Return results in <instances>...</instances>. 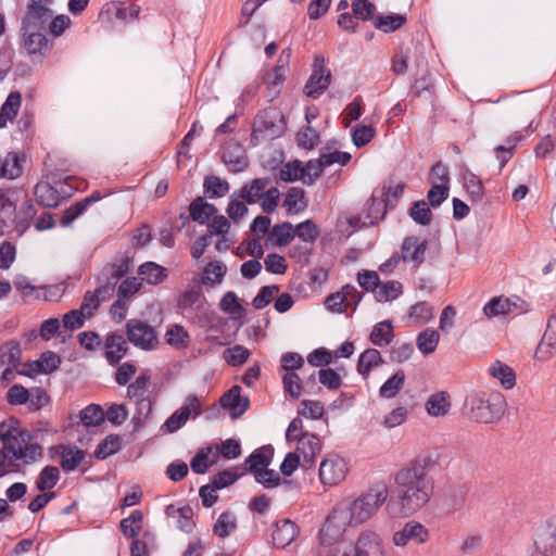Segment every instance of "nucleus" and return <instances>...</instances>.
<instances>
[{"label": "nucleus", "instance_id": "obj_1", "mask_svg": "<svg viewBox=\"0 0 556 556\" xmlns=\"http://www.w3.org/2000/svg\"><path fill=\"white\" fill-rule=\"evenodd\" d=\"M387 498L388 491L382 488L365 492L353 500L338 502L319 530V542L334 545L342 541L349 528H357L374 518Z\"/></svg>", "mask_w": 556, "mask_h": 556}, {"label": "nucleus", "instance_id": "obj_2", "mask_svg": "<svg viewBox=\"0 0 556 556\" xmlns=\"http://www.w3.org/2000/svg\"><path fill=\"white\" fill-rule=\"evenodd\" d=\"M394 481L399 493L396 498H391L387 503L386 507L392 519L413 516L429 503L433 494V480L419 462H413L399 470Z\"/></svg>", "mask_w": 556, "mask_h": 556}, {"label": "nucleus", "instance_id": "obj_3", "mask_svg": "<svg viewBox=\"0 0 556 556\" xmlns=\"http://www.w3.org/2000/svg\"><path fill=\"white\" fill-rule=\"evenodd\" d=\"M43 457V448L33 439L15 442L7 448H0V470L3 473L18 471L21 466L31 465Z\"/></svg>", "mask_w": 556, "mask_h": 556}, {"label": "nucleus", "instance_id": "obj_4", "mask_svg": "<svg viewBox=\"0 0 556 556\" xmlns=\"http://www.w3.org/2000/svg\"><path fill=\"white\" fill-rule=\"evenodd\" d=\"M466 406L472 419L490 424L498 420L504 414L505 399L498 392H473L467 396Z\"/></svg>", "mask_w": 556, "mask_h": 556}, {"label": "nucleus", "instance_id": "obj_5", "mask_svg": "<svg viewBox=\"0 0 556 556\" xmlns=\"http://www.w3.org/2000/svg\"><path fill=\"white\" fill-rule=\"evenodd\" d=\"M239 192L248 204L258 203L267 214L277 208L280 199L278 188L271 186V180L267 177L255 178L244 184Z\"/></svg>", "mask_w": 556, "mask_h": 556}, {"label": "nucleus", "instance_id": "obj_6", "mask_svg": "<svg viewBox=\"0 0 556 556\" xmlns=\"http://www.w3.org/2000/svg\"><path fill=\"white\" fill-rule=\"evenodd\" d=\"M283 132L282 115L276 109L261 111L254 119L252 140H268Z\"/></svg>", "mask_w": 556, "mask_h": 556}, {"label": "nucleus", "instance_id": "obj_7", "mask_svg": "<svg viewBox=\"0 0 556 556\" xmlns=\"http://www.w3.org/2000/svg\"><path fill=\"white\" fill-rule=\"evenodd\" d=\"M349 472L348 463L337 454H328L320 462L318 477L320 483L326 488L341 484Z\"/></svg>", "mask_w": 556, "mask_h": 556}, {"label": "nucleus", "instance_id": "obj_8", "mask_svg": "<svg viewBox=\"0 0 556 556\" xmlns=\"http://www.w3.org/2000/svg\"><path fill=\"white\" fill-rule=\"evenodd\" d=\"M330 83L331 72L326 67L325 58L316 55L312 74L304 86L303 92L309 98L317 99L328 89Z\"/></svg>", "mask_w": 556, "mask_h": 556}, {"label": "nucleus", "instance_id": "obj_9", "mask_svg": "<svg viewBox=\"0 0 556 556\" xmlns=\"http://www.w3.org/2000/svg\"><path fill=\"white\" fill-rule=\"evenodd\" d=\"M430 540L429 529L416 520L407 521L403 528L392 534V543L394 546L404 548L409 543L424 545Z\"/></svg>", "mask_w": 556, "mask_h": 556}, {"label": "nucleus", "instance_id": "obj_10", "mask_svg": "<svg viewBox=\"0 0 556 556\" xmlns=\"http://www.w3.org/2000/svg\"><path fill=\"white\" fill-rule=\"evenodd\" d=\"M363 299L362 293L352 285H345L340 291L327 296L325 304L332 313L342 314L352 308L354 312Z\"/></svg>", "mask_w": 556, "mask_h": 556}, {"label": "nucleus", "instance_id": "obj_11", "mask_svg": "<svg viewBox=\"0 0 556 556\" xmlns=\"http://www.w3.org/2000/svg\"><path fill=\"white\" fill-rule=\"evenodd\" d=\"M126 330L128 340L142 350H153L159 343L155 330L144 321L130 319Z\"/></svg>", "mask_w": 556, "mask_h": 556}, {"label": "nucleus", "instance_id": "obj_12", "mask_svg": "<svg viewBox=\"0 0 556 556\" xmlns=\"http://www.w3.org/2000/svg\"><path fill=\"white\" fill-rule=\"evenodd\" d=\"M53 12L42 0H30L27 11L22 21V27L26 30H40L47 28Z\"/></svg>", "mask_w": 556, "mask_h": 556}, {"label": "nucleus", "instance_id": "obj_13", "mask_svg": "<svg viewBox=\"0 0 556 556\" xmlns=\"http://www.w3.org/2000/svg\"><path fill=\"white\" fill-rule=\"evenodd\" d=\"M351 554L352 556H386L382 538L374 530L361 531Z\"/></svg>", "mask_w": 556, "mask_h": 556}, {"label": "nucleus", "instance_id": "obj_14", "mask_svg": "<svg viewBox=\"0 0 556 556\" xmlns=\"http://www.w3.org/2000/svg\"><path fill=\"white\" fill-rule=\"evenodd\" d=\"M200 413L201 407L199 399L194 395H189L186 399L185 404L167 418L164 427L168 432L173 433L180 429L188 421L191 414L198 416Z\"/></svg>", "mask_w": 556, "mask_h": 556}, {"label": "nucleus", "instance_id": "obj_15", "mask_svg": "<svg viewBox=\"0 0 556 556\" xmlns=\"http://www.w3.org/2000/svg\"><path fill=\"white\" fill-rule=\"evenodd\" d=\"M28 439H33V434L29 430L23 428L21 422L16 418H9L0 424V441L3 447H9L10 444L15 442H26Z\"/></svg>", "mask_w": 556, "mask_h": 556}, {"label": "nucleus", "instance_id": "obj_16", "mask_svg": "<svg viewBox=\"0 0 556 556\" xmlns=\"http://www.w3.org/2000/svg\"><path fill=\"white\" fill-rule=\"evenodd\" d=\"M534 544L536 549L543 554H551L556 551V515L539 527Z\"/></svg>", "mask_w": 556, "mask_h": 556}, {"label": "nucleus", "instance_id": "obj_17", "mask_svg": "<svg viewBox=\"0 0 556 556\" xmlns=\"http://www.w3.org/2000/svg\"><path fill=\"white\" fill-rule=\"evenodd\" d=\"M556 352V309L549 316L546 330L539 343L534 356L539 361H547Z\"/></svg>", "mask_w": 556, "mask_h": 556}, {"label": "nucleus", "instance_id": "obj_18", "mask_svg": "<svg viewBox=\"0 0 556 556\" xmlns=\"http://www.w3.org/2000/svg\"><path fill=\"white\" fill-rule=\"evenodd\" d=\"M427 251L426 240H420L417 237H407L404 239L401 248L403 262H412L416 267H419L425 262Z\"/></svg>", "mask_w": 556, "mask_h": 556}, {"label": "nucleus", "instance_id": "obj_19", "mask_svg": "<svg viewBox=\"0 0 556 556\" xmlns=\"http://www.w3.org/2000/svg\"><path fill=\"white\" fill-rule=\"evenodd\" d=\"M296 443L295 453L303 458V463L309 467L315 463L316 456L321 451V442L316 434H303L302 438L294 441Z\"/></svg>", "mask_w": 556, "mask_h": 556}, {"label": "nucleus", "instance_id": "obj_20", "mask_svg": "<svg viewBox=\"0 0 556 556\" xmlns=\"http://www.w3.org/2000/svg\"><path fill=\"white\" fill-rule=\"evenodd\" d=\"M220 404L229 410L231 418L236 419L247 412L249 400L241 396V388L239 386H233L220 397Z\"/></svg>", "mask_w": 556, "mask_h": 556}, {"label": "nucleus", "instance_id": "obj_21", "mask_svg": "<svg viewBox=\"0 0 556 556\" xmlns=\"http://www.w3.org/2000/svg\"><path fill=\"white\" fill-rule=\"evenodd\" d=\"M519 306L505 296L492 298L482 308L484 316L488 318L505 317L516 314Z\"/></svg>", "mask_w": 556, "mask_h": 556}, {"label": "nucleus", "instance_id": "obj_22", "mask_svg": "<svg viewBox=\"0 0 556 556\" xmlns=\"http://www.w3.org/2000/svg\"><path fill=\"white\" fill-rule=\"evenodd\" d=\"M298 535V527L296 525L289 520H280L276 522L275 529L273 531V544L277 548H285L289 546Z\"/></svg>", "mask_w": 556, "mask_h": 556}, {"label": "nucleus", "instance_id": "obj_23", "mask_svg": "<svg viewBox=\"0 0 556 556\" xmlns=\"http://www.w3.org/2000/svg\"><path fill=\"white\" fill-rule=\"evenodd\" d=\"M128 351L124 337L119 333H110L104 342V356L111 365L118 364Z\"/></svg>", "mask_w": 556, "mask_h": 556}, {"label": "nucleus", "instance_id": "obj_24", "mask_svg": "<svg viewBox=\"0 0 556 556\" xmlns=\"http://www.w3.org/2000/svg\"><path fill=\"white\" fill-rule=\"evenodd\" d=\"M139 12L140 9L136 4L111 2L104 7L103 11L101 12V16H106L109 20L116 18L123 22H128L138 17Z\"/></svg>", "mask_w": 556, "mask_h": 556}, {"label": "nucleus", "instance_id": "obj_25", "mask_svg": "<svg viewBox=\"0 0 556 556\" xmlns=\"http://www.w3.org/2000/svg\"><path fill=\"white\" fill-rule=\"evenodd\" d=\"M60 456V465L66 472L75 470L84 460L85 452L77 446L60 444L56 446Z\"/></svg>", "mask_w": 556, "mask_h": 556}, {"label": "nucleus", "instance_id": "obj_26", "mask_svg": "<svg viewBox=\"0 0 556 556\" xmlns=\"http://www.w3.org/2000/svg\"><path fill=\"white\" fill-rule=\"evenodd\" d=\"M149 382H150V376L146 372H142L127 388L128 397L136 399L137 405L139 406V408L147 409L148 413L151 412L152 405H151V402L148 399H146L143 395L147 391Z\"/></svg>", "mask_w": 556, "mask_h": 556}, {"label": "nucleus", "instance_id": "obj_27", "mask_svg": "<svg viewBox=\"0 0 556 556\" xmlns=\"http://www.w3.org/2000/svg\"><path fill=\"white\" fill-rule=\"evenodd\" d=\"M223 160L233 173L242 172L249 165L248 157L245 156L242 147L238 143H231L225 148Z\"/></svg>", "mask_w": 556, "mask_h": 556}, {"label": "nucleus", "instance_id": "obj_28", "mask_svg": "<svg viewBox=\"0 0 556 556\" xmlns=\"http://www.w3.org/2000/svg\"><path fill=\"white\" fill-rule=\"evenodd\" d=\"M451 407V396L445 391H439L431 394L426 402V410L432 417L447 415Z\"/></svg>", "mask_w": 556, "mask_h": 556}, {"label": "nucleus", "instance_id": "obj_29", "mask_svg": "<svg viewBox=\"0 0 556 556\" xmlns=\"http://www.w3.org/2000/svg\"><path fill=\"white\" fill-rule=\"evenodd\" d=\"M23 49L28 54L42 53L48 48V39L40 30H26L21 28Z\"/></svg>", "mask_w": 556, "mask_h": 556}, {"label": "nucleus", "instance_id": "obj_30", "mask_svg": "<svg viewBox=\"0 0 556 556\" xmlns=\"http://www.w3.org/2000/svg\"><path fill=\"white\" fill-rule=\"evenodd\" d=\"M488 372L492 378L498 380L501 386L506 390H510L516 386V374L514 369L498 359L490 365Z\"/></svg>", "mask_w": 556, "mask_h": 556}, {"label": "nucleus", "instance_id": "obj_31", "mask_svg": "<svg viewBox=\"0 0 556 556\" xmlns=\"http://www.w3.org/2000/svg\"><path fill=\"white\" fill-rule=\"evenodd\" d=\"M112 291V288L109 286L100 287L96 289L93 292H86L83 303L79 307L81 313L88 318L93 315V313L100 306L101 301L104 300L105 295H109Z\"/></svg>", "mask_w": 556, "mask_h": 556}, {"label": "nucleus", "instance_id": "obj_32", "mask_svg": "<svg viewBox=\"0 0 556 556\" xmlns=\"http://www.w3.org/2000/svg\"><path fill=\"white\" fill-rule=\"evenodd\" d=\"M307 205L308 200L306 199L305 191L302 188H289L283 200V206L287 208L289 215L303 212Z\"/></svg>", "mask_w": 556, "mask_h": 556}, {"label": "nucleus", "instance_id": "obj_33", "mask_svg": "<svg viewBox=\"0 0 556 556\" xmlns=\"http://www.w3.org/2000/svg\"><path fill=\"white\" fill-rule=\"evenodd\" d=\"M274 450L271 447H262L252 453L245 460L249 472L253 476L258 471L266 469L273 460Z\"/></svg>", "mask_w": 556, "mask_h": 556}, {"label": "nucleus", "instance_id": "obj_34", "mask_svg": "<svg viewBox=\"0 0 556 556\" xmlns=\"http://www.w3.org/2000/svg\"><path fill=\"white\" fill-rule=\"evenodd\" d=\"M218 459V450L207 446L201 448L190 462V467L195 473H205Z\"/></svg>", "mask_w": 556, "mask_h": 556}, {"label": "nucleus", "instance_id": "obj_35", "mask_svg": "<svg viewBox=\"0 0 556 556\" xmlns=\"http://www.w3.org/2000/svg\"><path fill=\"white\" fill-rule=\"evenodd\" d=\"M22 174L20 157L14 152L0 153V178L13 180Z\"/></svg>", "mask_w": 556, "mask_h": 556}, {"label": "nucleus", "instance_id": "obj_36", "mask_svg": "<svg viewBox=\"0 0 556 556\" xmlns=\"http://www.w3.org/2000/svg\"><path fill=\"white\" fill-rule=\"evenodd\" d=\"M165 514L167 517L178 518V528L181 531L190 533L193 530L194 521L192 520L193 511L191 507L168 505L165 509Z\"/></svg>", "mask_w": 556, "mask_h": 556}, {"label": "nucleus", "instance_id": "obj_37", "mask_svg": "<svg viewBox=\"0 0 556 556\" xmlns=\"http://www.w3.org/2000/svg\"><path fill=\"white\" fill-rule=\"evenodd\" d=\"M34 194L36 201L46 207H54L60 202L59 192L49 182L46 181L38 182L35 186Z\"/></svg>", "mask_w": 556, "mask_h": 556}, {"label": "nucleus", "instance_id": "obj_38", "mask_svg": "<svg viewBox=\"0 0 556 556\" xmlns=\"http://www.w3.org/2000/svg\"><path fill=\"white\" fill-rule=\"evenodd\" d=\"M189 212L194 222L204 225L217 212V210L214 204L205 202L202 198H198L191 202Z\"/></svg>", "mask_w": 556, "mask_h": 556}, {"label": "nucleus", "instance_id": "obj_39", "mask_svg": "<svg viewBox=\"0 0 556 556\" xmlns=\"http://www.w3.org/2000/svg\"><path fill=\"white\" fill-rule=\"evenodd\" d=\"M440 342V333L438 330L427 328L418 333L416 338L417 349L424 355H429L435 352Z\"/></svg>", "mask_w": 556, "mask_h": 556}, {"label": "nucleus", "instance_id": "obj_40", "mask_svg": "<svg viewBox=\"0 0 556 556\" xmlns=\"http://www.w3.org/2000/svg\"><path fill=\"white\" fill-rule=\"evenodd\" d=\"M138 274L141 280L157 285L167 277V269L154 262H147L139 267Z\"/></svg>", "mask_w": 556, "mask_h": 556}, {"label": "nucleus", "instance_id": "obj_41", "mask_svg": "<svg viewBox=\"0 0 556 556\" xmlns=\"http://www.w3.org/2000/svg\"><path fill=\"white\" fill-rule=\"evenodd\" d=\"M403 293V285L396 280H389L383 283H379L375 292V299L378 302H391L396 300Z\"/></svg>", "mask_w": 556, "mask_h": 556}, {"label": "nucleus", "instance_id": "obj_42", "mask_svg": "<svg viewBox=\"0 0 556 556\" xmlns=\"http://www.w3.org/2000/svg\"><path fill=\"white\" fill-rule=\"evenodd\" d=\"M227 273L226 265L220 261L210 262L203 269V285L215 286L222 283Z\"/></svg>", "mask_w": 556, "mask_h": 556}, {"label": "nucleus", "instance_id": "obj_43", "mask_svg": "<svg viewBox=\"0 0 556 556\" xmlns=\"http://www.w3.org/2000/svg\"><path fill=\"white\" fill-rule=\"evenodd\" d=\"M381 363L382 357L380 352L376 349H368L359 355L357 371L367 378L371 368L379 366Z\"/></svg>", "mask_w": 556, "mask_h": 556}, {"label": "nucleus", "instance_id": "obj_44", "mask_svg": "<svg viewBox=\"0 0 556 556\" xmlns=\"http://www.w3.org/2000/svg\"><path fill=\"white\" fill-rule=\"evenodd\" d=\"M393 327L390 321H380L374 326L370 342L377 346H386L393 340Z\"/></svg>", "mask_w": 556, "mask_h": 556}, {"label": "nucleus", "instance_id": "obj_45", "mask_svg": "<svg viewBox=\"0 0 556 556\" xmlns=\"http://www.w3.org/2000/svg\"><path fill=\"white\" fill-rule=\"evenodd\" d=\"M143 514L141 510H134L129 517L121 521V530L127 538H136L142 530Z\"/></svg>", "mask_w": 556, "mask_h": 556}, {"label": "nucleus", "instance_id": "obj_46", "mask_svg": "<svg viewBox=\"0 0 556 556\" xmlns=\"http://www.w3.org/2000/svg\"><path fill=\"white\" fill-rule=\"evenodd\" d=\"M165 341L175 349H185L189 343V334L181 325L176 324L167 329Z\"/></svg>", "mask_w": 556, "mask_h": 556}, {"label": "nucleus", "instance_id": "obj_47", "mask_svg": "<svg viewBox=\"0 0 556 556\" xmlns=\"http://www.w3.org/2000/svg\"><path fill=\"white\" fill-rule=\"evenodd\" d=\"M408 317L414 326H422L433 318V309L426 302H418L409 309Z\"/></svg>", "mask_w": 556, "mask_h": 556}, {"label": "nucleus", "instance_id": "obj_48", "mask_svg": "<svg viewBox=\"0 0 556 556\" xmlns=\"http://www.w3.org/2000/svg\"><path fill=\"white\" fill-rule=\"evenodd\" d=\"M60 479V471L55 466H46L36 480V488L41 491H48L54 488Z\"/></svg>", "mask_w": 556, "mask_h": 556}, {"label": "nucleus", "instance_id": "obj_49", "mask_svg": "<svg viewBox=\"0 0 556 556\" xmlns=\"http://www.w3.org/2000/svg\"><path fill=\"white\" fill-rule=\"evenodd\" d=\"M269 238L277 247H285L293 240L294 228L290 223L275 225Z\"/></svg>", "mask_w": 556, "mask_h": 556}, {"label": "nucleus", "instance_id": "obj_50", "mask_svg": "<svg viewBox=\"0 0 556 556\" xmlns=\"http://www.w3.org/2000/svg\"><path fill=\"white\" fill-rule=\"evenodd\" d=\"M405 375L402 370L396 371L380 388L379 395L383 399L394 397L403 388Z\"/></svg>", "mask_w": 556, "mask_h": 556}, {"label": "nucleus", "instance_id": "obj_51", "mask_svg": "<svg viewBox=\"0 0 556 556\" xmlns=\"http://www.w3.org/2000/svg\"><path fill=\"white\" fill-rule=\"evenodd\" d=\"M208 198H222L229 191V184L217 176H208L203 184Z\"/></svg>", "mask_w": 556, "mask_h": 556}, {"label": "nucleus", "instance_id": "obj_52", "mask_svg": "<svg viewBox=\"0 0 556 556\" xmlns=\"http://www.w3.org/2000/svg\"><path fill=\"white\" fill-rule=\"evenodd\" d=\"M462 178H463L464 187L467 190V192L470 194L471 199L475 201L482 200L484 189H483L482 182L479 179V177L477 175H475L472 172L466 169L463 173Z\"/></svg>", "mask_w": 556, "mask_h": 556}, {"label": "nucleus", "instance_id": "obj_53", "mask_svg": "<svg viewBox=\"0 0 556 556\" xmlns=\"http://www.w3.org/2000/svg\"><path fill=\"white\" fill-rule=\"evenodd\" d=\"M12 190L0 189V219L2 222L11 220L16 210V203Z\"/></svg>", "mask_w": 556, "mask_h": 556}, {"label": "nucleus", "instance_id": "obj_54", "mask_svg": "<svg viewBox=\"0 0 556 556\" xmlns=\"http://www.w3.org/2000/svg\"><path fill=\"white\" fill-rule=\"evenodd\" d=\"M79 418L86 427L99 426L104 420V412L100 405L90 404L80 412Z\"/></svg>", "mask_w": 556, "mask_h": 556}, {"label": "nucleus", "instance_id": "obj_55", "mask_svg": "<svg viewBox=\"0 0 556 556\" xmlns=\"http://www.w3.org/2000/svg\"><path fill=\"white\" fill-rule=\"evenodd\" d=\"M227 214L233 222H239L247 213V202L240 197V192H233L229 198Z\"/></svg>", "mask_w": 556, "mask_h": 556}, {"label": "nucleus", "instance_id": "obj_56", "mask_svg": "<svg viewBox=\"0 0 556 556\" xmlns=\"http://www.w3.org/2000/svg\"><path fill=\"white\" fill-rule=\"evenodd\" d=\"M22 104V96L18 91H12L9 93L7 100L2 104L0 112L8 119V122H12L16 116L21 109Z\"/></svg>", "mask_w": 556, "mask_h": 556}, {"label": "nucleus", "instance_id": "obj_57", "mask_svg": "<svg viewBox=\"0 0 556 556\" xmlns=\"http://www.w3.org/2000/svg\"><path fill=\"white\" fill-rule=\"evenodd\" d=\"M409 216L417 224L427 226L431 223L432 213L428 203L424 200L415 202L410 210Z\"/></svg>", "mask_w": 556, "mask_h": 556}, {"label": "nucleus", "instance_id": "obj_58", "mask_svg": "<svg viewBox=\"0 0 556 556\" xmlns=\"http://www.w3.org/2000/svg\"><path fill=\"white\" fill-rule=\"evenodd\" d=\"M224 359L231 366H240L250 357V351L243 345H235L224 351Z\"/></svg>", "mask_w": 556, "mask_h": 556}, {"label": "nucleus", "instance_id": "obj_59", "mask_svg": "<svg viewBox=\"0 0 556 556\" xmlns=\"http://www.w3.org/2000/svg\"><path fill=\"white\" fill-rule=\"evenodd\" d=\"M237 527L236 517L230 513H223L214 525V533L219 538L228 536Z\"/></svg>", "mask_w": 556, "mask_h": 556}, {"label": "nucleus", "instance_id": "obj_60", "mask_svg": "<svg viewBox=\"0 0 556 556\" xmlns=\"http://www.w3.org/2000/svg\"><path fill=\"white\" fill-rule=\"evenodd\" d=\"M299 414L309 419H320L325 414V407L319 401L303 400L300 404Z\"/></svg>", "mask_w": 556, "mask_h": 556}, {"label": "nucleus", "instance_id": "obj_61", "mask_svg": "<svg viewBox=\"0 0 556 556\" xmlns=\"http://www.w3.org/2000/svg\"><path fill=\"white\" fill-rule=\"evenodd\" d=\"M121 447L119 438L117 435H108L97 447L94 455L99 459H104L114 453H116Z\"/></svg>", "mask_w": 556, "mask_h": 556}, {"label": "nucleus", "instance_id": "obj_62", "mask_svg": "<svg viewBox=\"0 0 556 556\" xmlns=\"http://www.w3.org/2000/svg\"><path fill=\"white\" fill-rule=\"evenodd\" d=\"M282 383L285 391L294 400L302 394V380L295 372H285L282 375Z\"/></svg>", "mask_w": 556, "mask_h": 556}, {"label": "nucleus", "instance_id": "obj_63", "mask_svg": "<svg viewBox=\"0 0 556 556\" xmlns=\"http://www.w3.org/2000/svg\"><path fill=\"white\" fill-rule=\"evenodd\" d=\"M376 135L371 125H358L352 130V140L356 147H364L369 143Z\"/></svg>", "mask_w": 556, "mask_h": 556}, {"label": "nucleus", "instance_id": "obj_64", "mask_svg": "<svg viewBox=\"0 0 556 556\" xmlns=\"http://www.w3.org/2000/svg\"><path fill=\"white\" fill-rule=\"evenodd\" d=\"M278 292L279 287L276 285L262 287L256 296L253 299L252 305L256 309H262L273 301Z\"/></svg>", "mask_w": 556, "mask_h": 556}]
</instances>
